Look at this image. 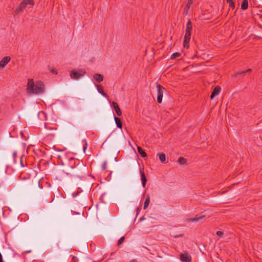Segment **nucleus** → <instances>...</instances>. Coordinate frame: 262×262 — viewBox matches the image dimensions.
Instances as JSON below:
<instances>
[{
    "mask_svg": "<svg viewBox=\"0 0 262 262\" xmlns=\"http://www.w3.org/2000/svg\"><path fill=\"white\" fill-rule=\"evenodd\" d=\"M75 160L74 158H70L69 162L71 165V168L66 167L65 171L67 174H70L73 176H76L80 178L82 176V172L85 171L84 166L82 165L77 164L75 165Z\"/></svg>",
    "mask_w": 262,
    "mask_h": 262,
    "instance_id": "f257e3e1",
    "label": "nucleus"
},
{
    "mask_svg": "<svg viewBox=\"0 0 262 262\" xmlns=\"http://www.w3.org/2000/svg\"><path fill=\"white\" fill-rule=\"evenodd\" d=\"M27 90L28 93L33 94H39L44 92L45 86L41 81H36L34 83L32 79H28Z\"/></svg>",
    "mask_w": 262,
    "mask_h": 262,
    "instance_id": "f03ea898",
    "label": "nucleus"
},
{
    "mask_svg": "<svg viewBox=\"0 0 262 262\" xmlns=\"http://www.w3.org/2000/svg\"><path fill=\"white\" fill-rule=\"evenodd\" d=\"M34 4V2L33 0H23L15 9V14L17 15L19 14L23 9H25L27 7L28 5L33 6Z\"/></svg>",
    "mask_w": 262,
    "mask_h": 262,
    "instance_id": "7ed1b4c3",
    "label": "nucleus"
},
{
    "mask_svg": "<svg viewBox=\"0 0 262 262\" xmlns=\"http://www.w3.org/2000/svg\"><path fill=\"white\" fill-rule=\"evenodd\" d=\"M157 89L158 92L157 101L159 103H161L162 101L164 92L166 91V89L159 84L157 85Z\"/></svg>",
    "mask_w": 262,
    "mask_h": 262,
    "instance_id": "20e7f679",
    "label": "nucleus"
},
{
    "mask_svg": "<svg viewBox=\"0 0 262 262\" xmlns=\"http://www.w3.org/2000/svg\"><path fill=\"white\" fill-rule=\"evenodd\" d=\"M85 73V71L82 69H79L77 71L72 70L70 72V76L72 78L78 79L80 77L83 76Z\"/></svg>",
    "mask_w": 262,
    "mask_h": 262,
    "instance_id": "39448f33",
    "label": "nucleus"
},
{
    "mask_svg": "<svg viewBox=\"0 0 262 262\" xmlns=\"http://www.w3.org/2000/svg\"><path fill=\"white\" fill-rule=\"evenodd\" d=\"M191 33L188 32H185L184 41L183 46L184 48L188 49L189 48V43L190 40Z\"/></svg>",
    "mask_w": 262,
    "mask_h": 262,
    "instance_id": "423d86ee",
    "label": "nucleus"
},
{
    "mask_svg": "<svg viewBox=\"0 0 262 262\" xmlns=\"http://www.w3.org/2000/svg\"><path fill=\"white\" fill-rule=\"evenodd\" d=\"M180 258L181 260L183 262H191V256L187 253H181L180 255Z\"/></svg>",
    "mask_w": 262,
    "mask_h": 262,
    "instance_id": "0eeeda50",
    "label": "nucleus"
},
{
    "mask_svg": "<svg viewBox=\"0 0 262 262\" xmlns=\"http://www.w3.org/2000/svg\"><path fill=\"white\" fill-rule=\"evenodd\" d=\"M221 91V88L218 85L216 86L214 88V89L210 95L211 99H212L215 96L218 95L220 94Z\"/></svg>",
    "mask_w": 262,
    "mask_h": 262,
    "instance_id": "6e6552de",
    "label": "nucleus"
},
{
    "mask_svg": "<svg viewBox=\"0 0 262 262\" xmlns=\"http://www.w3.org/2000/svg\"><path fill=\"white\" fill-rule=\"evenodd\" d=\"M11 58L9 56L4 57L0 61V68H3L10 61Z\"/></svg>",
    "mask_w": 262,
    "mask_h": 262,
    "instance_id": "1a4fd4ad",
    "label": "nucleus"
},
{
    "mask_svg": "<svg viewBox=\"0 0 262 262\" xmlns=\"http://www.w3.org/2000/svg\"><path fill=\"white\" fill-rule=\"evenodd\" d=\"M140 175H141V180L142 181V186L144 188H145L146 183L147 182V179L145 177L144 172L143 171V169H142V170L140 169Z\"/></svg>",
    "mask_w": 262,
    "mask_h": 262,
    "instance_id": "9d476101",
    "label": "nucleus"
},
{
    "mask_svg": "<svg viewBox=\"0 0 262 262\" xmlns=\"http://www.w3.org/2000/svg\"><path fill=\"white\" fill-rule=\"evenodd\" d=\"M251 71H252L251 69H248L244 71H237L234 73V74L233 75V76L236 77L237 76L239 75H244L246 73H250L251 72Z\"/></svg>",
    "mask_w": 262,
    "mask_h": 262,
    "instance_id": "9b49d317",
    "label": "nucleus"
},
{
    "mask_svg": "<svg viewBox=\"0 0 262 262\" xmlns=\"http://www.w3.org/2000/svg\"><path fill=\"white\" fill-rule=\"evenodd\" d=\"M192 30V24L190 19L188 20L186 25V29L185 32L191 33Z\"/></svg>",
    "mask_w": 262,
    "mask_h": 262,
    "instance_id": "f8f14e48",
    "label": "nucleus"
},
{
    "mask_svg": "<svg viewBox=\"0 0 262 262\" xmlns=\"http://www.w3.org/2000/svg\"><path fill=\"white\" fill-rule=\"evenodd\" d=\"M93 78L98 82H100L102 81L103 80V77L100 74H98V73L95 74L93 76Z\"/></svg>",
    "mask_w": 262,
    "mask_h": 262,
    "instance_id": "ddd939ff",
    "label": "nucleus"
},
{
    "mask_svg": "<svg viewBox=\"0 0 262 262\" xmlns=\"http://www.w3.org/2000/svg\"><path fill=\"white\" fill-rule=\"evenodd\" d=\"M113 104L114 107V109L118 116H121L122 114L121 111L118 105V104L115 102H113Z\"/></svg>",
    "mask_w": 262,
    "mask_h": 262,
    "instance_id": "4468645a",
    "label": "nucleus"
},
{
    "mask_svg": "<svg viewBox=\"0 0 262 262\" xmlns=\"http://www.w3.org/2000/svg\"><path fill=\"white\" fill-rule=\"evenodd\" d=\"M137 150L138 153L141 155V156L143 158H145L147 157L146 153L144 151V150L140 146H137Z\"/></svg>",
    "mask_w": 262,
    "mask_h": 262,
    "instance_id": "2eb2a0df",
    "label": "nucleus"
},
{
    "mask_svg": "<svg viewBox=\"0 0 262 262\" xmlns=\"http://www.w3.org/2000/svg\"><path fill=\"white\" fill-rule=\"evenodd\" d=\"M96 87L99 93L101 94L103 96L105 97H108L107 94L103 91V87L102 86L96 85Z\"/></svg>",
    "mask_w": 262,
    "mask_h": 262,
    "instance_id": "dca6fc26",
    "label": "nucleus"
},
{
    "mask_svg": "<svg viewBox=\"0 0 262 262\" xmlns=\"http://www.w3.org/2000/svg\"><path fill=\"white\" fill-rule=\"evenodd\" d=\"M205 219V215H202V216H198V215H196L194 218L190 219L188 220L191 222H196L197 221H201V220Z\"/></svg>",
    "mask_w": 262,
    "mask_h": 262,
    "instance_id": "f3484780",
    "label": "nucleus"
},
{
    "mask_svg": "<svg viewBox=\"0 0 262 262\" xmlns=\"http://www.w3.org/2000/svg\"><path fill=\"white\" fill-rule=\"evenodd\" d=\"M114 119H115V122L116 123L117 127L120 129H122V122H121V120L120 119V118L115 117Z\"/></svg>",
    "mask_w": 262,
    "mask_h": 262,
    "instance_id": "a211bd4d",
    "label": "nucleus"
},
{
    "mask_svg": "<svg viewBox=\"0 0 262 262\" xmlns=\"http://www.w3.org/2000/svg\"><path fill=\"white\" fill-rule=\"evenodd\" d=\"M248 7V0H243L242 2L241 9L243 10H246Z\"/></svg>",
    "mask_w": 262,
    "mask_h": 262,
    "instance_id": "6ab92c4d",
    "label": "nucleus"
},
{
    "mask_svg": "<svg viewBox=\"0 0 262 262\" xmlns=\"http://www.w3.org/2000/svg\"><path fill=\"white\" fill-rule=\"evenodd\" d=\"M150 203V196L149 194L147 195L146 198L145 199V202L144 203V209H146L149 206Z\"/></svg>",
    "mask_w": 262,
    "mask_h": 262,
    "instance_id": "aec40b11",
    "label": "nucleus"
},
{
    "mask_svg": "<svg viewBox=\"0 0 262 262\" xmlns=\"http://www.w3.org/2000/svg\"><path fill=\"white\" fill-rule=\"evenodd\" d=\"M178 162L181 165H186L187 164L186 159L182 157H180L179 158V159L178 160Z\"/></svg>",
    "mask_w": 262,
    "mask_h": 262,
    "instance_id": "412c9836",
    "label": "nucleus"
},
{
    "mask_svg": "<svg viewBox=\"0 0 262 262\" xmlns=\"http://www.w3.org/2000/svg\"><path fill=\"white\" fill-rule=\"evenodd\" d=\"M159 159L162 163H166V155L164 153H161L159 154Z\"/></svg>",
    "mask_w": 262,
    "mask_h": 262,
    "instance_id": "4be33fe9",
    "label": "nucleus"
},
{
    "mask_svg": "<svg viewBox=\"0 0 262 262\" xmlns=\"http://www.w3.org/2000/svg\"><path fill=\"white\" fill-rule=\"evenodd\" d=\"M180 56H181V54L180 53L175 52L171 55L170 59H173L176 58L177 57H180Z\"/></svg>",
    "mask_w": 262,
    "mask_h": 262,
    "instance_id": "5701e85b",
    "label": "nucleus"
},
{
    "mask_svg": "<svg viewBox=\"0 0 262 262\" xmlns=\"http://www.w3.org/2000/svg\"><path fill=\"white\" fill-rule=\"evenodd\" d=\"M229 4L230 8L234 9L235 8V3L233 1L230 2L228 3Z\"/></svg>",
    "mask_w": 262,
    "mask_h": 262,
    "instance_id": "b1692460",
    "label": "nucleus"
},
{
    "mask_svg": "<svg viewBox=\"0 0 262 262\" xmlns=\"http://www.w3.org/2000/svg\"><path fill=\"white\" fill-rule=\"evenodd\" d=\"M124 240V237H121L118 242V243H117L118 245H121L123 242Z\"/></svg>",
    "mask_w": 262,
    "mask_h": 262,
    "instance_id": "393cba45",
    "label": "nucleus"
},
{
    "mask_svg": "<svg viewBox=\"0 0 262 262\" xmlns=\"http://www.w3.org/2000/svg\"><path fill=\"white\" fill-rule=\"evenodd\" d=\"M193 0H188L186 7L187 9L189 8L190 6L192 4Z\"/></svg>",
    "mask_w": 262,
    "mask_h": 262,
    "instance_id": "a878e982",
    "label": "nucleus"
},
{
    "mask_svg": "<svg viewBox=\"0 0 262 262\" xmlns=\"http://www.w3.org/2000/svg\"><path fill=\"white\" fill-rule=\"evenodd\" d=\"M106 165H107V162L105 161L103 162L102 166V169L103 170H105L106 168Z\"/></svg>",
    "mask_w": 262,
    "mask_h": 262,
    "instance_id": "bb28decb",
    "label": "nucleus"
},
{
    "mask_svg": "<svg viewBox=\"0 0 262 262\" xmlns=\"http://www.w3.org/2000/svg\"><path fill=\"white\" fill-rule=\"evenodd\" d=\"M216 235L219 236H221L223 235V233L222 231H218L216 232Z\"/></svg>",
    "mask_w": 262,
    "mask_h": 262,
    "instance_id": "cd10ccee",
    "label": "nucleus"
},
{
    "mask_svg": "<svg viewBox=\"0 0 262 262\" xmlns=\"http://www.w3.org/2000/svg\"><path fill=\"white\" fill-rule=\"evenodd\" d=\"M51 72H52V73H53V74H57V71H56V70H54V69H52V70H51Z\"/></svg>",
    "mask_w": 262,
    "mask_h": 262,
    "instance_id": "c85d7f7f",
    "label": "nucleus"
},
{
    "mask_svg": "<svg viewBox=\"0 0 262 262\" xmlns=\"http://www.w3.org/2000/svg\"><path fill=\"white\" fill-rule=\"evenodd\" d=\"M183 235V234L177 235H174V238H178V237H182Z\"/></svg>",
    "mask_w": 262,
    "mask_h": 262,
    "instance_id": "c756f323",
    "label": "nucleus"
},
{
    "mask_svg": "<svg viewBox=\"0 0 262 262\" xmlns=\"http://www.w3.org/2000/svg\"><path fill=\"white\" fill-rule=\"evenodd\" d=\"M0 262H4V261L3 260V258H2V255L1 253H0Z\"/></svg>",
    "mask_w": 262,
    "mask_h": 262,
    "instance_id": "7c9ffc66",
    "label": "nucleus"
},
{
    "mask_svg": "<svg viewBox=\"0 0 262 262\" xmlns=\"http://www.w3.org/2000/svg\"><path fill=\"white\" fill-rule=\"evenodd\" d=\"M86 147H87V144H86V143H85V145H84V147H83V150H85V149L86 148Z\"/></svg>",
    "mask_w": 262,
    "mask_h": 262,
    "instance_id": "2f4dec72",
    "label": "nucleus"
},
{
    "mask_svg": "<svg viewBox=\"0 0 262 262\" xmlns=\"http://www.w3.org/2000/svg\"><path fill=\"white\" fill-rule=\"evenodd\" d=\"M226 1L227 3H229V2L233 1V0H226Z\"/></svg>",
    "mask_w": 262,
    "mask_h": 262,
    "instance_id": "473e14b6",
    "label": "nucleus"
},
{
    "mask_svg": "<svg viewBox=\"0 0 262 262\" xmlns=\"http://www.w3.org/2000/svg\"><path fill=\"white\" fill-rule=\"evenodd\" d=\"M21 164L22 165V166H24L23 164V163L21 162Z\"/></svg>",
    "mask_w": 262,
    "mask_h": 262,
    "instance_id": "72a5a7b5",
    "label": "nucleus"
}]
</instances>
